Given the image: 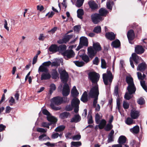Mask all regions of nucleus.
I'll return each instance as SVG.
<instances>
[{
	"label": "nucleus",
	"mask_w": 147,
	"mask_h": 147,
	"mask_svg": "<svg viewBox=\"0 0 147 147\" xmlns=\"http://www.w3.org/2000/svg\"><path fill=\"white\" fill-rule=\"evenodd\" d=\"M126 140V137L123 136H121L119 138V142L120 144H122L125 143Z\"/></svg>",
	"instance_id": "obj_35"
},
{
	"label": "nucleus",
	"mask_w": 147,
	"mask_h": 147,
	"mask_svg": "<svg viewBox=\"0 0 147 147\" xmlns=\"http://www.w3.org/2000/svg\"><path fill=\"white\" fill-rule=\"evenodd\" d=\"M105 35L107 38L111 40H114L115 38V35L112 32L107 33H106Z\"/></svg>",
	"instance_id": "obj_25"
},
{
	"label": "nucleus",
	"mask_w": 147,
	"mask_h": 147,
	"mask_svg": "<svg viewBox=\"0 0 147 147\" xmlns=\"http://www.w3.org/2000/svg\"><path fill=\"white\" fill-rule=\"evenodd\" d=\"M92 47L96 52H99L101 50V47L98 42L94 43Z\"/></svg>",
	"instance_id": "obj_17"
},
{
	"label": "nucleus",
	"mask_w": 147,
	"mask_h": 147,
	"mask_svg": "<svg viewBox=\"0 0 147 147\" xmlns=\"http://www.w3.org/2000/svg\"><path fill=\"white\" fill-rule=\"evenodd\" d=\"M101 67L102 68L105 69L106 68V63L104 59H101Z\"/></svg>",
	"instance_id": "obj_49"
},
{
	"label": "nucleus",
	"mask_w": 147,
	"mask_h": 147,
	"mask_svg": "<svg viewBox=\"0 0 147 147\" xmlns=\"http://www.w3.org/2000/svg\"><path fill=\"white\" fill-rule=\"evenodd\" d=\"M138 103L140 105L143 104L145 102V101L144 98H140L138 100Z\"/></svg>",
	"instance_id": "obj_54"
},
{
	"label": "nucleus",
	"mask_w": 147,
	"mask_h": 147,
	"mask_svg": "<svg viewBox=\"0 0 147 147\" xmlns=\"http://www.w3.org/2000/svg\"><path fill=\"white\" fill-rule=\"evenodd\" d=\"M51 62L50 61H49L43 63H42V64L47 67L51 65Z\"/></svg>",
	"instance_id": "obj_61"
},
{
	"label": "nucleus",
	"mask_w": 147,
	"mask_h": 147,
	"mask_svg": "<svg viewBox=\"0 0 147 147\" xmlns=\"http://www.w3.org/2000/svg\"><path fill=\"white\" fill-rule=\"evenodd\" d=\"M138 79L140 80V84L143 88L144 90L147 92V88L145 85V81H142L144 79L146 76L144 74L142 76V74L140 72H138L137 73Z\"/></svg>",
	"instance_id": "obj_9"
},
{
	"label": "nucleus",
	"mask_w": 147,
	"mask_h": 147,
	"mask_svg": "<svg viewBox=\"0 0 147 147\" xmlns=\"http://www.w3.org/2000/svg\"><path fill=\"white\" fill-rule=\"evenodd\" d=\"M80 56L82 57V59L86 63L90 61V58L87 55H81Z\"/></svg>",
	"instance_id": "obj_39"
},
{
	"label": "nucleus",
	"mask_w": 147,
	"mask_h": 147,
	"mask_svg": "<svg viewBox=\"0 0 147 147\" xmlns=\"http://www.w3.org/2000/svg\"><path fill=\"white\" fill-rule=\"evenodd\" d=\"M67 98L65 97L62 98L60 97H55L51 100L50 106L51 108L55 110H60L61 108L59 107L55 106L54 104L58 105L63 102H65L67 101Z\"/></svg>",
	"instance_id": "obj_2"
},
{
	"label": "nucleus",
	"mask_w": 147,
	"mask_h": 147,
	"mask_svg": "<svg viewBox=\"0 0 147 147\" xmlns=\"http://www.w3.org/2000/svg\"><path fill=\"white\" fill-rule=\"evenodd\" d=\"M93 63L94 64L98 65L99 62V60L97 57H96L94 59L93 61Z\"/></svg>",
	"instance_id": "obj_58"
},
{
	"label": "nucleus",
	"mask_w": 147,
	"mask_h": 147,
	"mask_svg": "<svg viewBox=\"0 0 147 147\" xmlns=\"http://www.w3.org/2000/svg\"><path fill=\"white\" fill-rule=\"evenodd\" d=\"M71 93L72 96L73 97H74V98H75V97H76L78 95L79 93L78 92L76 87L75 86L73 87L71 90Z\"/></svg>",
	"instance_id": "obj_30"
},
{
	"label": "nucleus",
	"mask_w": 147,
	"mask_h": 147,
	"mask_svg": "<svg viewBox=\"0 0 147 147\" xmlns=\"http://www.w3.org/2000/svg\"><path fill=\"white\" fill-rule=\"evenodd\" d=\"M99 94L98 87L97 85L94 87H93L90 91L89 96L91 98H95L93 101V107L96 106L97 104L98 97Z\"/></svg>",
	"instance_id": "obj_3"
},
{
	"label": "nucleus",
	"mask_w": 147,
	"mask_h": 147,
	"mask_svg": "<svg viewBox=\"0 0 147 147\" xmlns=\"http://www.w3.org/2000/svg\"><path fill=\"white\" fill-rule=\"evenodd\" d=\"M77 16L80 19H82L83 18L82 16L84 14V12L83 9H80L77 11Z\"/></svg>",
	"instance_id": "obj_33"
},
{
	"label": "nucleus",
	"mask_w": 147,
	"mask_h": 147,
	"mask_svg": "<svg viewBox=\"0 0 147 147\" xmlns=\"http://www.w3.org/2000/svg\"><path fill=\"white\" fill-rule=\"evenodd\" d=\"M125 122L128 125H130L133 123V119L130 117L127 118Z\"/></svg>",
	"instance_id": "obj_50"
},
{
	"label": "nucleus",
	"mask_w": 147,
	"mask_h": 147,
	"mask_svg": "<svg viewBox=\"0 0 147 147\" xmlns=\"http://www.w3.org/2000/svg\"><path fill=\"white\" fill-rule=\"evenodd\" d=\"M57 30V27H54L52 29H51L50 30H49L48 31V32L50 34H53Z\"/></svg>",
	"instance_id": "obj_62"
},
{
	"label": "nucleus",
	"mask_w": 147,
	"mask_h": 147,
	"mask_svg": "<svg viewBox=\"0 0 147 147\" xmlns=\"http://www.w3.org/2000/svg\"><path fill=\"white\" fill-rule=\"evenodd\" d=\"M80 42L84 45L85 46H87L88 45L87 38L84 36H82L80 38Z\"/></svg>",
	"instance_id": "obj_20"
},
{
	"label": "nucleus",
	"mask_w": 147,
	"mask_h": 147,
	"mask_svg": "<svg viewBox=\"0 0 147 147\" xmlns=\"http://www.w3.org/2000/svg\"><path fill=\"white\" fill-rule=\"evenodd\" d=\"M88 76L90 80L92 83L96 84L95 86L93 87H95L96 85H97L98 87L97 83L99 80L100 77L99 74L95 72H91L89 73Z\"/></svg>",
	"instance_id": "obj_5"
},
{
	"label": "nucleus",
	"mask_w": 147,
	"mask_h": 147,
	"mask_svg": "<svg viewBox=\"0 0 147 147\" xmlns=\"http://www.w3.org/2000/svg\"><path fill=\"white\" fill-rule=\"evenodd\" d=\"M73 62L76 66L79 67L82 66L84 64V63L82 61H74Z\"/></svg>",
	"instance_id": "obj_42"
},
{
	"label": "nucleus",
	"mask_w": 147,
	"mask_h": 147,
	"mask_svg": "<svg viewBox=\"0 0 147 147\" xmlns=\"http://www.w3.org/2000/svg\"><path fill=\"white\" fill-rule=\"evenodd\" d=\"M65 126L63 125H61L56 128L55 131L56 132H60L63 131L65 128Z\"/></svg>",
	"instance_id": "obj_43"
},
{
	"label": "nucleus",
	"mask_w": 147,
	"mask_h": 147,
	"mask_svg": "<svg viewBox=\"0 0 147 147\" xmlns=\"http://www.w3.org/2000/svg\"><path fill=\"white\" fill-rule=\"evenodd\" d=\"M113 128V125L111 124H108L106 126L105 129L107 131H109Z\"/></svg>",
	"instance_id": "obj_51"
},
{
	"label": "nucleus",
	"mask_w": 147,
	"mask_h": 147,
	"mask_svg": "<svg viewBox=\"0 0 147 147\" xmlns=\"http://www.w3.org/2000/svg\"><path fill=\"white\" fill-rule=\"evenodd\" d=\"M55 13L53 11H51V12H49L47 13L46 16H48V18H52L53 15Z\"/></svg>",
	"instance_id": "obj_60"
},
{
	"label": "nucleus",
	"mask_w": 147,
	"mask_h": 147,
	"mask_svg": "<svg viewBox=\"0 0 147 147\" xmlns=\"http://www.w3.org/2000/svg\"><path fill=\"white\" fill-rule=\"evenodd\" d=\"M97 52L93 49L92 47L88 48V54L89 57L92 59L96 55Z\"/></svg>",
	"instance_id": "obj_13"
},
{
	"label": "nucleus",
	"mask_w": 147,
	"mask_h": 147,
	"mask_svg": "<svg viewBox=\"0 0 147 147\" xmlns=\"http://www.w3.org/2000/svg\"><path fill=\"white\" fill-rule=\"evenodd\" d=\"M130 131L134 134H137L139 133L140 128L139 126L136 125L130 129Z\"/></svg>",
	"instance_id": "obj_26"
},
{
	"label": "nucleus",
	"mask_w": 147,
	"mask_h": 147,
	"mask_svg": "<svg viewBox=\"0 0 147 147\" xmlns=\"http://www.w3.org/2000/svg\"><path fill=\"white\" fill-rule=\"evenodd\" d=\"M58 47L55 44L52 45L49 48V50L50 52H56L58 51Z\"/></svg>",
	"instance_id": "obj_23"
},
{
	"label": "nucleus",
	"mask_w": 147,
	"mask_h": 147,
	"mask_svg": "<svg viewBox=\"0 0 147 147\" xmlns=\"http://www.w3.org/2000/svg\"><path fill=\"white\" fill-rule=\"evenodd\" d=\"M79 100L76 98H74L72 100L71 105L74 108V112L77 113L79 111V105L80 104Z\"/></svg>",
	"instance_id": "obj_10"
},
{
	"label": "nucleus",
	"mask_w": 147,
	"mask_h": 147,
	"mask_svg": "<svg viewBox=\"0 0 147 147\" xmlns=\"http://www.w3.org/2000/svg\"><path fill=\"white\" fill-rule=\"evenodd\" d=\"M72 37V36L71 35H67L63 39V41H62V40H60L58 41L57 42L59 44L63 43H65L68 41L69 39L71 38Z\"/></svg>",
	"instance_id": "obj_27"
},
{
	"label": "nucleus",
	"mask_w": 147,
	"mask_h": 147,
	"mask_svg": "<svg viewBox=\"0 0 147 147\" xmlns=\"http://www.w3.org/2000/svg\"><path fill=\"white\" fill-rule=\"evenodd\" d=\"M127 37L129 43H131L130 40H133L135 37L134 33L133 30H130L127 33ZM131 44L132 43H131Z\"/></svg>",
	"instance_id": "obj_15"
},
{
	"label": "nucleus",
	"mask_w": 147,
	"mask_h": 147,
	"mask_svg": "<svg viewBox=\"0 0 147 147\" xmlns=\"http://www.w3.org/2000/svg\"><path fill=\"white\" fill-rule=\"evenodd\" d=\"M9 105L11 106H12L13 104L15 103V100L12 96L10 97V99L9 100Z\"/></svg>",
	"instance_id": "obj_53"
},
{
	"label": "nucleus",
	"mask_w": 147,
	"mask_h": 147,
	"mask_svg": "<svg viewBox=\"0 0 147 147\" xmlns=\"http://www.w3.org/2000/svg\"><path fill=\"white\" fill-rule=\"evenodd\" d=\"M147 68V65L144 62H142L140 64L137 68V70L144 71Z\"/></svg>",
	"instance_id": "obj_18"
},
{
	"label": "nucleus",
	"mask_w": 147,
	"mask_h": 147,
	"mask_svg": "<svg viewBox=\"0 0 147 147\" xmlns=\"http://www.w3.org/2000/svg\"><path fill=\"white\" fill-rule=\"evenodd\" d=\"M113 5V1H108L106 4L107 8L110 9L111 10L112 6Z\"/></svg>",
	"instance_id": "obj_41"
},
{
	"label": "nucleus",
	"mask_w": 147,
	"mask_h": 147,
	"mask_svg": "<svg viewBox=\"0 0 147 147\" xmlns=\"http://www.w3.org/2000/svg\"><path fill=\"white\" fill-rule=\"evenodd\" d=\"M56 88V87L55 84H51L50 85V93L51 94L53 91L55 90Z\"/></svg>",
	"instance_id": "obj_44"
},
{
	"label": "nucleus",
	"mask_w": 147,
	"mask_h": 147,
	"mask_svg": "<svg viewBox=\"0 0 147 147\" xmlns=\"http://www.w3.org/2000/svg\"><path fill=\"white\" fill-rule=\"evenodd\" d=\"M70 93V89L68 85L65 83L63 87L62 94L64 96H68Z\"/></svg>",
	"instance_id": "obj_14"
},
{
	"label": "nucleus",
	"mask_w": 147,
	"mask_h": 147,
	"mask_svg": "<svg viewBox=\"0 0 147 147\" xmlns=\"http://www.w3.org/2000/svg\"><path fill=\"white\" fill-rule=\"evenodd\" d=\"M101 118V117L98 113L96 114L95 117V121L97 124H98L99 123V120Z\"/></svg>",
	"instance_id": "obj_46"
},
{
	"label": "nucleus",
	"mask_w": 147,
	"mask_h": 147,
	"mask_svg": "<svg viewBox=\"0 0 147 147\" xmlns=\"http://www.w3.org/2000/svg\"><path fill=\"white\" fill-rule=\"evenodd\" d=\"M85 46L82 44V43H81V42H80L78 46L77 47V48L76 49V51H78L80 49H81L84 46Z\"/></svg>",
	"instance_id": "obj_64"
},
{
	"label": "nucleus",
	"mask_w": 147,
	"mask_h": 147,
	"mask_svg": "<svg viewBox=\"0 0 147 147\" xmlns=\"http://www.w3.org/2000/svg\"><path fill=\"white\" fill-rule=\"evenodd\" d=\"M66 47V46L65 45H61L58 47L59 49L58 51H59L62 55V53H64L65 51Z\"/></svg>",
	"instance_id": "obj_29"
},
{
	"label": "nucleus",
	"mask_w": 147,
	"mask_h": 147,
	"mask_svg": "<svg viewBox=\"0 0 147 147\" xmlns=\"http://www.w3.org/2000/svg\"><path fill=\"white\" fill-rule=\"evenodd\" d=\"M91 18L92 22L94 24H97L104 19L103 17L98 13L92 14L91 16Z\"/></svg>",
	"instance_id": "obj_6"
},
{
	"label": "nucleus",
	"mask_w": 147,
	"mask_h": 147,
	"mask_svg": "<svg viewBox=\"0 0 147 147\" xmlns=\"http://www.w3.org/2000/svg\"><path fill=\"white\" fill-rule=\"evenodd\" d=\"M48 69L47 67L44 66L42 64L39 67L38 69V72H44L45 73L47 72Z\"/></svg>",
	"instance_id": "obj_28"
},
{
	"label": "nucleus",
	"mask_w": 147,
	"mask_h": 147,
	"mask_svg": "<svg viewBox=\"0 0 147 147\" xmlns=\"http://www.w3.org/2000/svg\"><path fill=\"white\" fill-rule=\"evenodd\" d=\"M36 130L37 131L40 132L45 133L47 131V129L42 128H38Z\"/></svg>",
	"instance_id": "obj_55"
},
{
	"label": "nucleus",
	"mask_w": 147,
	"mask_h": 147,
	"mask_svg": "<svg viewBox=\"0 0 147 147\" xmlns=\"http://www.w3.org/2000/svg\"><path fill=\"white\" fill-rule=\"evenodd\" d=\"M88 4L90 7L92 9L94 10L98 8L97 5L93 1H91L89 2Z\"/></svg>",
	"instance_id": "obj_24"
},
{
	"label": "nucleus",
	"mask_w": 147,
	"mask_h": 147,
	"mask_svg": "<svg viewBox=\"0 0 147 147\" xmlns=\"http://www.w3.org/2000/svg\"><path fill=\"white\" fill-rule=\"evenodd\" d=\"M59 72L60 75V77L62 81L66 82L68 80L69 76L68 74L65 70L62 68L59 69Z\"/></svg>",
	"instance_id": "obj_7"
},
{
	"label": "nucleus",
	"mask_w": 147,
	"mask_h": 147,
	"mask_svg": "<svg viewBox=\"0 0 147 147\" xmlns=\"http://www.w3.org/2000/svg\"><path fill=\"white\" fill-rule=\"evenodd\" d=\"M63 62L62 59H57V60L51 63V66H55L57 67L60 65V63Z\"/></svg>",
	"instance_id": "obj_32"
},
{
	"label": "nucleus",
	"mask_w": 147,
	"mask_h": 147,
	"mask_svg": "<svg viewBox=\"0 0 147 147\" xmlns=\"http://www.w3.org/2000/svg\"><path fill=\"white\" fill-rule=\"evenodd\" d=\"M52 75L53 78L54 79H56L58 76V74L55 70H53Z\"/></svg>",
	"instance_id": "obj_48"
},
{
	"label": "nucleus",
	"mask_w": 147,
	"mask_h": 147,
	"mask_svg": "<svg viewBox=\"0 0 147 147\" xmlns=\"http://www.w3.org/2000/svg\"><path fill=\"white\" fill-rule=\"evenodd\" d=\"M126 81L128 84L127 89L128 92H126L124 97L127 100H129L132 97L131 94H134L136 90V88L134 83L133 80L131 77L128 76L126 78Z\"/></svg>",
	"instance_id": "obj_1"
},
{
	"label": "nucleus",
	"mask_w": 147,
	"mask_h": 147,
	"mask_svg": "<svg viewBox=\"0 0 147 147\" xmlns=\"http://www.w3.org/2000/svg\"><path fill=\"white\" fill-rule=\"evenodd\" d=\"M144 51V49L141 46L138 45L135 47V52L138 54H141L143 53Z\"/></svg>",
	"instance_id": "obj_16"
},
{
	"label": "nucleus",
	"mask_w": 147,
	"mask_h": 147,
	"mask_svg": "<svg viewBox=\"0 0 147 147\" xmlns=\"http://www.w3.org/2000/svg\"><path fill=\"white\" fill-rule=\"evenodd\" d=\"M84 0H77L76 6L78 7H80L83 4Z\"/></svg>",
	"instance_id": "obj_47"
},
{
	"label": "nucleus",
	"mask_w": 147,
	"mask_h": 147,
	"mask_svg": "<svg viewBox=\"0 0 147 147\" xmlns=\"http://www.w3.org/2000/svg\"><path fill=\"white\" fill-rule=\"evenodd\" d=\"M113 76L109 71L107 70V73L103 74L102 78L105 84L106 85H110L112 82Z\"/></svg>",
	"instance_id": "obj_4"
},
{
	"label": "nucleus",
	"mask_w": 147,
	"mask_h": 147,
	"mask_svg": "<svg viewBox=\"0 0 147 147\" xmlns=\"http://www.w3.org/2000/svg\"><path fill=\"white\" fill-rule=\"evenodd\" d=\"M42 113L44 115L47 116V119L49 121L54 123H56L57 121V119L54 116H52L47 109H43Z\"/></svg>",
	"instance_id": "obj_8"
},
{
	"label": "nucleus",
	"mask_w": 147,
	"mask_h": 147,
	"mask_svg": "<svg viewBox=\"0 0 147 147\" xmlns=\"http://www.w3.org/2000/svg\"><path fill=\"white\" fill-rule=\"evenodd\" d=\"M50 125V123L44 122L42 123L41 124V126L43 127H46L48 128H49V126Z\"/></svg>",
	"instance_id": "obj_59"
},
{
	"label": "nucleus",
	"mask_w": 147,
	"mask_h": 147,
	"mask_svg": "<svg viewBox=\"0 0 147 147\" xmlns=\"http://www.w3.org/2000/svg\"><path fill=\"white\" fill-rule=\"evenodd\" d=\"M123 107L125 109H127L129 108V104L127 101H124L123 103Z\"/></svg>",
	"instance_id": "obj_52"
},
{
	"label": "nucleus",
	"mask_w": 147,
	"mask_h": 147,
	"mask_svg": "<svg viewBox=\"0 0 147 147\" xmlns=\"http://www.w3.org/2000/svg\"><path fill=\"white\" fill-rule=\"evenodd\" d=\"M39 140L40 141L50 140V138L45 134H43L40 135L38 137Z\"/></svg>",
	"instance_id": "obj_34"
},
{
	"label": "nucleus",
	"mask_w": 147,
	"mask_h": 147,
	"mask_svg": "<svg viewBox=\"0 0 147 147\" xmlns=\"http://www.w3.org/2000/svg\"><path fill=\"white\" fill-rule=\"evenodd\" d=\"M81 120V117L79 115H75L71 120L70 121L71 122L77 123L79 121Z\"/></svg>",
	"instance_id": "obj_31"
},
{
	"label": "nucleus",
	"mask_w": 147,
	"mask_h": 147,
	"mask_svg": "<svg viewBox=\"0 0 147 147\" xmlns=\"http://www.w3.org/2000/svg\"><path fill=\"white\" fill-rule=\"evenodd\" d=\"M111 45L113 47L117 48L120 46V42L118 40H116L112 42Z\"/></svg>",
	"instance_id": "obj_37"
},
{
	"label": "nucleus",
	"mask_w": 147,
	"mask_h": 147,
	"mask_svg": "<svg viewBox=\"0 0 147 147\" xmlns=\"http://www.w3.org/2000/svg\"><path fill=\"white\" fill-rule=\"evenodd\" d=\"M59 136L60 137H61V135H59L58 133H55L52 134L51 137L53 139H55L57 138Z\"/></svg>",
	"instance_id": "obj_57"
},
{
	"label": "nucleus",
	"mask_w": 147,
	"mask_h": 147,
	"mask_svg": "<svg viewBox=\"0 0 147 147\" xmlns=\"http://www.w3.org/2000/svg\"><path fill=\"white\" fill-rule=\"evenodd\" d=\"M75 54L74 51L71 49L65 51L64 53H62V55L65 59H68L74 57Z\"/></svg>",
	"instance_id": "obj_11"
},
{
	"label": "nucleus",
	"mask_w": 147,
	"mask_h": 147,
	"mask_svg": "<svg viewBox=\"0 0 147 147\" xmlns=\"http://www.w3.org/2000/svg\"><path fill=\"white\" fill-rule=\"evenodd\" d=\"M132 59L135 62L136 64H137L139 62V61L141 58L140 57H139L135 53H134L132 54L131 57L130 58V61L131 65V67L134 68V66L131 61V59Z\"/></svg>",
	"instance_id": "obj_12"
},
{
	"label": "nucleus",
	"mask_w": 147,
	"mask_h": 147,
	"mask_svg": "<svg viewBox=\"0 0 147 147\" xmlns=\"http://www.w3.org/2000/svg\"><path fill=\"white\" fill-rule=\"evenodd\" d=\"M81 100L84 102H87L88 100L87 94L86 92H85L84 93L81 98Z\"/></svg>",
	"instance_id": "obj_36"
},
{
	"label": "nucleus",
	"mask_w": 147,
	"mask_h": 147,
	"mask_svg": "<svg viewBox=\"0 0 147 147\" xmlns=\"http://www.w3.org/2000/svg\"><path fill=\"white\" fill-rule=\"evenodd\" d=\"M50 74L48 72H46L43 73L41 76V80H47L51 78Z\"/></svg>",
	"instance_id": "obj_21"
},
{
	"label": "nucleus",
	"mask_w": 147,
	"mask_h": 147,
	"mask_svg": "<svg viewBox=\"0 0 147 147\" xmlns=\"http://www.w3.org/2000/svg\"><path fill=\"white\" fill-rule=\"evenodd\" d=\"M106 123V121L105 119H102L98 125L99 128L100 129L103 128L105 125Z\"/></svg>",
	"instance_id": "obj_38"
},
{
	"label": "nucleus",
	"mask_w": 147,
	"mask_h": 147,
	"mask_svg": "<svg viewBox=\"0 0 147 147\" xmlns=\"http://www.w3.org/2000/svg\"><path fill=\"white\" fill-rule=\"evenodd\" d=\"M69 115V113L64 112L60 114L59 117L61 119H64L67 118Z\"/></svg>",
	"instance_id": "obj_40"
},
{
	"label": "nucleus",
	"mask_w": 147,
	"mask_h": 147,
	"mask_svg": "<svg viewBox=\"0 0 147 147\" xmlns=\"http://www.w3.org/2000/svg\"><path fill=\"white\" fill-rule=\"evenodd\" d=\"M85 46L82 44V43H81V42H80L78 46L77 47V48L76 49V51H78L80 49H81L84 46Z\"/></svg>",
	"instance_id": "obj_63"
},
{
	"label": "nucleus",
	"mask_w": 147,
	"mask_h": 147,
	"mask_svg": "<svg viewBox=\"0 0 147 147\" xmlns=\"http://www.w3.org/2000/svg\"><path fill=\"white\" fill-rule=\"evenodd\" d=\"M139 116V112L135 110H132L131 112V116L133 119H136Z\"/></svg>",
	"instance_id": "obj_22"
},
{
	"label": "nucleus",
	"mask_w": 147,
	"mask_h": 147,
	"mask_svg": "<svg viewBox=\"0 0 147 147\" xmlns=\"http://www.w3.org/2000/svg\"><path fill=\"white\" fill-rule=\"evenodd\" d=\"M73 140H79L81 138V136L80 135H77L74 136L72 138Z\"/></svg>",
	"instance_id": "obj_56"
},
{
	"label": "nucleus",
	"mask_w": 147,
	"mask_h": 147,
	"mask_svg": "<svg viewBox=\"0 0 147 147\" xmlns=\"http://www.w3.org/2000/svg\"><path fill=\"white\" fill-rule=\"evenodd\" d=\"M108 13V11L105 9L101 8L99 11V14L102 17L105 16Z\"/></svg>",
	"instance_id": "obj_19"
},
{
	"label": "nucleus",
	"mask_w": 147,
	"mask_h": 147,
	"mask_svg": "<svg viewBox=\"0 0 147 147\" xmlns=\"http://www.w3.org/2000/svg\"><path fill=\"white\" fill-rule=\"evenodd\" d=\"M93 31L94 32L98 33H100L101 31V28L100 26H98L95 28Z\"/></svg>",
	"instance_id": "obj_45"
}]
</instances>
